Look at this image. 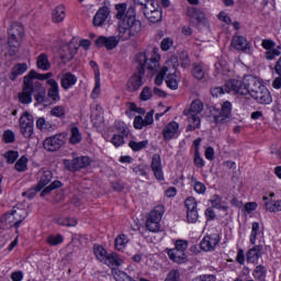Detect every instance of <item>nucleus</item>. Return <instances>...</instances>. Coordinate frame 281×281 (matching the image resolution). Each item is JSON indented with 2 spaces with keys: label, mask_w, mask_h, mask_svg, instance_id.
I'll return each mask as SVG.
<instances>
[{
  "label": "nucleus",
  "mask_w": 281,
  "mask_h": 281,
  "mask_svg": "<svg viewBox=\"0 0 281 281\" xmlns=\"http://www.w3.org/2000/svg\"><path fill=\"white\" fill-rule=\"evenodd\" d=\"M11 216L13 222H15V228H19L21 227V223L27 218V210L21 207V205H15L11 211Z\"/></svg>",
  "instance_id": "obj_17"
},
{
  "label": "nucleus",
  "mask_w": 281,
  "mask_h": 281,
  "mask_svg": "<svg viewBox=\"0 0 281 281\" xmlns=\"http://www.w3.org/2000/svg\"><path fill=\"white\" fill-rule=\"evenodd\" d=\"M187 15L191 18L192 23L195 25H207V18H205V13L201 11V9L189 7L187 9Z\"/></svg>",
  "instance_id": "obj_12"
},
{
  "label": "nucleus",
  "mask_w": 281,
  "mask_h": 281,
  "mask_svg": "<svg viewBox=\"0 0 281 281\" xmlns=\"http://www.w3.org/2000/svg\"><path fill=\"white\" fill-rule=\"evenodd\" d=\"M114 126H115L119 135L128 136L130 131H128V126H126V123L119 121L115 123Z\"/></svg>",
  "instance_id": "obj_54"
},
{
  "label": "nucleus",
  "mask_w": 281,
  "mask_h": 281,
  "mask_svg": "<svg viewBox=\"0 0 281 281\" xmlns=\"http://www.w3.org/2000/svg\"><path fill=\"white\" fill-rule=\"evenodd\" d=\"M254 100L258 102V104H271L273 102V98H271V92L265 86L261 87L258 92L254 93L251 97Z\"/></svg>",
  "instance_id": "obj_16"
},
{
  "label": "nucleus",
  "mask_w": 281,
  "mask_h": 281,
  "mask_svg": "<svg viewBox=\"0 0 281 281\" xmlns=\"http://www.w3.org/2000/svg\"><path fill=\"white\" fill-rule=\"evenodd\" d=\"M101 90H100V71L94 72V88L91 92V98L95 100L100 97Z\"/></svg>",
  "instance_id": "obj_43"
},
{
  "label": "nucleus",
  "mask_w": 281,
  "mask_h": 281,
  "mask_svg": "<svg viewBox=\"0 0 281 281\" xmlns=\"http://www.w3.org/2000/svg\"><path fill=\"white\" fill-rule=\"evenodd\" d=\"M167 256L172 260V262H177L178 265H182L186 262V252H181V250H177L176 248L167 249Z\"/></svg>",
  "instance_id": "obj_26"
},
{
  "label": "nucleus",
  "mask_w": 281,
  "mask_h": 281,
  "mask_svg": "<svg viewBox=\"0 0 281 281\" xmlns=\"http://www.w3.org/2000/svg\"><path fill=\"white\" fill-rule=\"evenodd\" d=\"M112 276L115 281H133V278L128 277L126 272L117 268H112Z\"/></svg>",
  "instance_id": "obj_38"
},
{
  "label": "nucleus",
  "mask_w": 281,
  "mask_h": 281,
  "mask_svg": "<svg viewBox=\"0 0 281 281\" xmlns=\"http://www.w3.org/2000/svg\"><path fill=\"white\" fill-rule=\"evenodd\" d=\"M159 60H161L159 48H153L150 53H138L136 56L138 71L127 80V91H138V89L144 86V74H146V67L150 71H157V69H159Z\"/></svg>",
  "instance_id": "obj_2"
},
{
  "label": "nucleus",
  "mask_w": 281,
  "mask_h": 281,
  "mask_svg": "<svg viewBox=\"0 0 281 281\" xmlns=\"http://www.w3.org/2000/svg\"><path fill=\"white\" fill-rule=\"evenodd\" d=\"M252 278L257 281H267V268L262 265H259L252 271Z\"/></svg>",
  "instance_id": "obj_35"
},
{
  "label": "nucleus",
  "mask_w": 281,
  "mask_h": 281,
  "mask_svg": "<svg viewBox=\"0 0 281 281\" xmlns=\"http://www.w3.org/2000/svg\"><path fill=\"white\" fill-rule=\"evenodd\" d=\"M76 82H78V77H76V75H74L71 72H66L61 76L60 86L66 91H68V89H71V87H74V85H76Z\"/></svg>",
  "instance_id": "obj_25"
},
{
  "label": "nucleus",
  "mask_w": 281,
  "mask_h": 281,
  "mask_svg": "<svg viewBox=\"0 0 281 281\" xmlns=\"http://www.w3.org/2000/svg\"><path fill=\"white\" fill-rule=\"evenodd\" d=\"M280 46L278 48H271L270 50L266 52V58L267 60H273L277 56H280Z\"/></svg>",
  "instance_id": "obj_60"
},
{
  "label": "nucleus",
  "mask_w": 281,
  "mask_h": 281,
  "mask_svg": "<svg viewBox=\"0 0 281 281\" xmlns=\"http://www.w3.org/2000/svg\"><path fill=\"white\" fill-rule=\"evenodd\" d=\"M65 144H67V136L60 133L45 138L43 142V148L48 153H56V150H60Z\"/></svg>",
  "instance_id": "obj_8"
},
{
  "label": "nucleus",
  "mask_w": 281,
  "mask_h": 281,
  "mask_svg": "<svg viewBox=\"0 0 281 281\" xmlns=\"http://www.w3.org/2000/svg\"><path fill=\"white\" fill-rule=\"evenodd\" d=\"M234 93V90H228L227 89V83H225L224 87H214L211 89V95L213 98H218V95H224V93Z\"/></svg>",
  "instance_id": "obj_44"
},
{
  "label": "nucleus",
  "mask_w": 281,
  "mask_h": 281,
  "mask_svg": "<svg viewBox=\"0 0 281 281\" xmlns=\"http://www.w3.org/2000/svg\"><path fill=\"white\" fill-rule=\"evenodd\" d=\"M120 41H122V37L119 36H100L95 41L97 47H104L105 49H115L117 45H120Z\"/></svg>",
  "instance_id": "obj_13"
},
{
  "label": "nucleus",
  "mask_w": 281,
  "mask_h": 281,
  "mask_svg": "<svg viewBox=\"0 0 281 281\" xmlns=\"http://www.w3.org/2000/svg\"><path fill=\"white\" fill-rule=\"evenodd\" d=\"M262 232H260V223L254 222L251 226V232H250V244L255 245L256 240H258V236H260Z\"/></svg>",
  "instance_id": "obj_39"
},
{
  "label": "nucleus",
  "mask_w": 281,
  "mask_h": 281,
  "mask_svg": "<svg viewBox=\"0 0 281 281\" xmlns=\"http://www.w3.org/2000/svg\"><path fill=\"white\" fill-rule=\"evenodd\" d=\"M49 113L53 117L65 120V115H67V110L63 105H55Z\"/></svg>",
  "instance_id": "obj_41"
},
{
  "label": "nucleus",
  "mask_w": 281,
  "mask_h": 281,
  "mask_svg": "<svg viewBox=\"0 0 281 281\" xmlns=\"http://www.w3.org/2000/svg\"><path fill=\"white\" fill-rule=\"evenodd\" d=\"M184 205L187 207V212L199 211L196 199H194L193 196L187 198L184 201Z\"/></svg>",
  "instance_id": "obj_51"
},
{
  "label": "nucleus",
  "mask_w": 281,
  "mask_h": 281,
  "mask_svg": "<svg viewBox=\"0 0 281 281\" xmlns=\"http://www.w3.org/2000/svg\"><path fill=\"white\" fill-rule=\"evenodd\" d=\"M265 207L267 212H281V200L279 201H269V198L263 196Z\"/></svg>",
  "instance_id": "obj_32"
},
{
  "label": "nucleus",
  "mask_w": 281,
  "mask_h": 281,
  "mask_svg": "<svg viewBox=\"0 0 281 281\" xmlns=\"http://www.w3.org/2000/svg\"><path fill=\"white\" fill-rule=\"evenodd\" d=\"M20 133L24 139H32L34 137V116L25 111L19 120Z\"/></svg>",
  "instance_id": "obj_7"
},
{
  "label": "nucleus",
  "mask_w": 281,
  "mask_h": 281,
  "mask_svg": "<svg viewBox=\"0 0 281 281\" xmlns=\"http://www.w3.org/2000/svg\"><path fill=\"white\" fill-rule=\"evenodd\" d=\"M263 247L262 245H257L249 249L246 254L247 262L256 265L260 258H262Z\"/></svg>",
  "instance_id": "obj_21"
},
{
  "label": "nucleus",
  "mask_w": 281,
  "mask_h": 281,
  "mask_svg": "<svg viewBox=\"0 0 281 281\" xmlns=\"http://www.w3.org/2000/svg\"><path fill=\"white\" fill-rule=\"evenodd\" d=\"M116 19H119V36L121 41H130L142 32V22L137 20L135 7L126 3L115 5Z\"/></svg>",
  "instance_id": "obj_1"
},
{
  "label": "nucleus",
  "mask_w": 281,
  "mask_h": 281,
  "mask_svg": "<svg viewBox=\"0 0 281 281\" xmlns=\"http://www.w3.org/2000/svg\"><path fill=\"white\" fill-rule=\"evenodd\" d=\"M182 254H186V249H188V240L178 239L176 240V248H173Z\"/></svg>",
  "instance_id": "obj_61"
},
{
  "label": "nucleus",
  "mask_w": 281,
  "mask_h": 281,
  "mask_svg": "<svg viewBox=\"0 0 281 281\" xmlns=\"http://www.w3.org/2000/svg\"><path fill=\"white\" fill-rule=\"evenodd\" d=\"M3 139L5 144H14V139H16V136L14 135V132H12V130H7L3 133Z\"/></svg>",
  "instance_id": "obj_57"
},
{
  "label": "nucleus",
  "mask_w": 281,
  "mask_h": 281,
  "mask_svg": "<svg viewBox=\"0 0 281 281\" xmlns=\"http://www.w3.org/2000/svg\"><path fill=\"white\" fill-rule=\"evenodd\" d=\"M179 135V123L171 121L162 130V137L165 142H170Z\"/></svg>",
  "instance_id": "obj_15"
},
{
  "label": "nucleus",
  "mask_w": 281,
  "mask_h": 281,
  "mask_svg": "<svg viewBox=\"0 0 281 281\" xmlns=\"http://www.w3.org/2000/svg\"><path fill=\"white\" fill-rule=\"evenodd\" d=\"M32 93H34V90H29V89L23 88V91L19 94V101L22 104L32 103Z\"/></svg>",
  "instance_id": "obj_40"
},
{
  "label": "nucleus",
  "mask_w": 281,
  "mask_h": 281,
  "mask_svg": "<svg viewBox=\"0 0 281 281\" xmlns=\"http://www.w3.org/2000/svg\"><path fill=\"white\" fill-rule=\"evenodd\" d=\"M57 224L63 227H76L78 225V220L74 217H59L57 218Z\"/></svg>",
  "instance_id": "obj_42"
},
{
  "label": "nucleus",
  "mask_w": 281,
  "mask_h": 281,
  "mask_svg": "<svg viewBox=\"0 0 281 281\" xmlns=\"http://www.w3.org/2000/svg\"><path fill=\"white\" fill-rule=\"evenodd\" d=\"M126 137L128 136H124V134H114L111 143L113 144V146H115V148H120V146H123L124 139H126Z\"/></svg>",
  "instance_id": "obj_53"
},
{
  "label": "nucleus",
  "mask_w": 281,
  "mask_h": 281,
  "mask_svg": "<svg viewBox=\"0 0 281 281\" xmlns=\"http://www.w3.org/2000/svg\"><path fill=\"white\" fill-rule=\"evenodd\" d=\"M232 47H234V49H237L238 52H246V54H249V52H251L249 42H247V38H245V36L240 35L233 36Z\"/></svg>",
  "instance_id": "obj_18"
},
{
  "label": "nucleus",
  "mask_w": 281,
  "mask_h": 281,
  "mask_svg": "<svg viewBox=\"0 0 281 281\" xmlns=\"http://www.w3.org/2000/svg\"><path fill=\"white\" fill-rule=\"evenodd\" d=\"M27 157L25 156H22L16 162H15V166H14V169L18 171V172H25V170H27Z\"/></svg>",
  "instance_id": "obj_49"
},
{
  "label": "nucleus",
  "mask_w": 281,
  "mask_h": 281,
  "mask_svg": "<svg viewBox=\"0 0 281 281\" xmlns=\"http://www.w3.org/2000/svg\"><path fill=\"white\" fill-rule=\"evenodd\" d=\"M262 87H265V85L251 75L246 76L243 80L231 79L226 81V90L234 91V93H238V95L252 97L262 89Z\"/></svg>",
  "instance_id": "obj_3"
},
{
  "label": "nucleus",
  "mask_w": 281,
  "mask_h": 281,
  "mask_svg": "<svg viewBox=\"0 0 281 281\" xmlns=\"http://www.w3.org/2000/svg\"><path fill=\"white\" fill-rule=\"evenodd\" d=\"M4 157L9 164H14L19 159V151L10 150L4 154Z\"/></svg>",
  "instance_id": "obj_59"
},
{
  "label": "nucleus",
  "mask_w": 281,
  "mask_h": 281,
  "mask_svg": "<svg viewBox=\"0 0 281 281\" xmlns=\"http://www.w3.org/2000/svg\"><path fill=\"white\" fill-rule=\"evenodd\" d=\"M12 227H16V223L14 222L12 214L7 213L0 218V229H10Z\"/></svg>",
  "instance_id": "obj_30"
},
{
  "label": "nucleus",
  "mask_w": 281,
  "mask_h": 281,
  "mask_svg": "<svg viewBox=\"0 0 281 281\" xmlns=\"http://www.w3.org/2000/svg\"><path fill=\"white\" fill-rule=\"evenodd\" d=\"M77 49L74 47V44H66L59 50V56L63 63H69L74 58Z\"/></svg>",
  "instance_id": "obj_24"
},
{
  "label": "nucleus",
  "mask_w": 281,
  "mask_h": 281,
  "mask_svg": "<svg viewBox=\"0 0 281 281\" xmlns=\"http://www.w3.org/2000/svg\"><path fill=\"white\" fill-rule=\"evenodd\" d=\"M193 76L196 80H203L205 78V70L202 65H195L192 70Z\"/></svg>",
  "instance_id": "obj_52"
},
{
  "label": "nucleus",
  "mask_w": 281,
  "mask_h": 281,
  "mask_svg": "<svg viewBox=\"0 0 281 281\" xmlns=\"http://www.w3.org/2000/svg\"><path fill=\"white\" fill-rule=\"evenodd\" d=\"M65 238L63 235H49L46 239V243L50 245V247H56L57 245H63Z\"/></svg>",
  "instance_id": "obj_48"
},
{
  "label": "nucleus",
  "mask_w": 281,
  "mask_h": 281,
  "mask_svg": "<svg viewBox=\"0 0 281 281\" xmlns=\"http://www.w3.org/2000/svg\"><path fill=\"white\" fill-rule=\"evenodd\" d=\"M221 243V236L218 234L206 235L200 243L202 251H214L216 246Z\"/></svg>",
  "instance_id": "obj_11"
},
{
  "label": "nucleus",
  "mask_w": 281,
  "mask_h": 281,
  "mask_svg": "<svg viewBox=\"0 0 281 281\" xmlns=\"http://www.w3.org/2000/svg\"><path fill=\"white\" fill-rule=\"evenodd\" d=\"M210 202L212 207H215L216 210H224V212H227V203H225L223 201V198H221L220 195H212Z\"/></svg>",
  "instance_id": "obj_36"
},
{
  "label": "nucleus",
  "mask_w": 281,
  "mask_h": 281,
  "mask_svg": "<svg viewBox=\"0 0 281 281\" xmlns=\"http://www.w3.org/2000/svg\"><path fill=\"white\" fill-rule=\"evenodd\" d=\"M103 262L108 267H121L122 262L124 261L122 260V258H120V256H117V254H108V257Z\"/></svg>",
  "instance_id": "obj_34"
},
{
  "label": "nucleus",
  "mask_w": 281,
  "mask_h": 281,
  "mask_svg": "<svg viewBox=\"0 0 281 281\" xmlns=\"http://www.w3.org/2000/svg\"><path fill=\"white\" fill-rule=\"evenodd\" d=\"M172 45H175V41H172L170 37H165L160 43V48L162 52H168Z\"/></svg>",
  "instance_id": "obj_58"
},
{
  "label": "nucleus",
  "mask_w": 281,
  "mask_h": 281,
  "mask_svg": "<svg viewBox=\"0 0 281 281\" xmlns=\"http://www.w3.org/2000/svg\"><path fill=\"white\" fill-rule=\"evenodd\" d=\"M36 70H31L25 77H24V88L29 89L30 91H34V85L35 87H41V82L34 81L36 78Z\"/></svg>",
  "instance_id": "obj_27"
},
{
  "label": "nucleus",
  "mask_w": 281,
  "mask_h": 281,
  "mask_svg": "<svg viewBox=\"0 0 281 281\" xmlns=\"http://www.w3.org/2000/svg\"><path fill=\"white\" fill-rule=\"evenodd\" d=\"M25 71H27L26 63L15 64L11 69V74H10L9 78L12 81H14V80H16V78H19V76H23V74H25Z\"/></svg>",
  "instance_id": "obj_28"
},
{
  "label": "nucleus",
  "mask_w": 281,
  "mask_h": 281,
  "mask_svg": "<svg viewBox=\"0 0 281 281\" xmlns=\"http://www.w3.org/2000/svg\"><path fill=\"white\" fill-rule=\"evenodd\" d=\"M166 85L172 91H177L179 89V76L177 74H170L166 78Z\"/></svg>",
  "instance_id": "obj_37"
},
{
  "label": "nucleus",
  "mask_w": 281,
  "mask_h": 281,
  "mask_svg": "<svg viewBox=\"0 0 281 281\" xmlns=\"http://www.w3.org/2000/svg\"><path fill=\"white\" fill-rule=\"evenodd\" d=\"M66 170L70 172H77V170H82V168H87L91 164V159L87 156H81L74 158L72 160L64 159L63 161Z\"/></svg>",
  "instance_id": "obj_10"
},
{
  "label": "nucleus",
  "mask_w": 281,
  "mask_h": 281,
  "mask_svg": "<svg viewBox=\"0 0 281 281\" xmlns=\"http://www.w3.org/2000/svg\"><path fill=\"white\" fill-rule=\"evenodd\" d=\"M188 223H196L199 221V211H187Z\"/></svg>",
  "instance_id": "obj_63"
},
{
  "label": "nucleus",
  "mask_w": 281,
  "mask_h": 281,
  "mask_svg": "<svg viewBox=\"0 0 281 281\" xmlns=\"http://www.w3.org/2000/svg\"><path fill=\"white\" fill-rule=\"evenodd\" d=\"M23 40V26L20 24H12L9 29V40L7 52L4 56H16L19 47H21V41Z\"/></svg>",
  "instance_id": "obj_4"
},
{
  "label": "nucleus",
  "mask_w": 281,
  "mask_h": 281,
  "mask_svg": "<svg viewBox=\"0 0 281 281\" xmlns=\"http://www.w3.org/2000/svg\"><path fill=\"white\" fill-rule=\"evenodd\" d=\"M46 83L49 86L47 95L54 102H58L60 100V88L58 87V81L56 79H48Z\"/></svg>",
  "instance_id": "obj_20"
},
{
  "label": "nucleus",
  "mask_w": 281,
  "mask_h": 281,
  "mask_svg": "<svg viewBox=\"0 0 281 281\" xmlns=\"http://www.w3.org/2000/svg\"><path fill=\"white\" fill-rule=\"evenodd\" d=\"M94 256L97 257V259L100 262H104V260H106V257L109 256V254H106V250L104 249V247L102 246H94Z\"/></svg>",
  "instance_id": "obj_47"
},
{
  "label": "nucleus",
  "mask_w": 281,
  "mask_h": 281,
  "mask_svg": "<svg viewBox=\"0 0 281 281\" xmlns=\"http://www.w3.org/2000/svg\"><path fill=\"white\" fill-rule=\"evenodd\" d=\"M109 8H100L93 16V25L95 27H101V25H104V22L106 21V19H109Z\"/></svg>",
  "instance_id": "obj_23"
},
{
  "label": "nucleus",
  "mask_w": 281,
  "mask_h": 281,
  "mask_svg": "<svg viewBox=\"0 0 281 281\" xmlns=\"http://www.w3.org/2000/svg\"><path fill=\"white\" fill-rule=\"evenodd\" d=\"M181 278V272L179 270H171L168 274L165 281H179Z\"/></svg>",
  "instance_id": "obj_62"
},
{
  "label": "nucleus",
  "mask_w": 281,
  "mask_h": 281,
  "mask_svg": "<svg viewBox=\"0 0 281 281\" xmlns=\"http://www.w3.org/2000/svg\"><path fill=\"white\" fill-rule=\"evenodd\" d=\"M193 281H216V276L214 274H202L193 279Z\"/></svg>",
  "instance_id": "obj_64"
},
{
  "label": "nucleus",
  "mask_w": 281,
  "mask_h": 281,
  "mask_svg": "<svg viewBox=\"0 0 281 281\" xmlns=\"http://www.w3.org/2000/svg\"><path fill=\"white\" fill-rule=\"evenodd\" d=\"M203 111V102L201 100L192 101L190 109L184 110L183 114L188 116V131H196L201 127V116L199 114Z\"/></svg>",
  "instance_id": "obj_5"
},
{
  "label": "nucleus",
  "mask_w": 281,
  "mask_h": 281,
  "mask_svg": "<svg viewBox=\"0 0 281 281\" xmlns=\"http://www.w3.org/2000/svg\"><path fill=\"white\" fill-rule=\"evenodd\" d=\"M126 245H128V238L126 235L122 234L115 238V249H117V251H122Z\"/></svg>",
  "instance_id": "obj_46"
},
{
  "label": "nucleus",
  "mask_w": 281,
  "mask_h": 281,
  "mask_svg": "<svg viewBox=\"0 0 281 281\" xmlns=\"http://www.w3.org/2000/svg\"><path fill=\"white\" fill-rule=\"evenodd\" d=\"M128 146L130 148H132V150H134V153H139V150H144V148L148 146V140H142V142L131 140L128 143Z\"/></svg>",
  "instance_id": "obj_45"
},
{
  "label": "nucleus",
  "mask_w": 281,
  "mask_h": 281,
  "mask_svg": "<svg viewBox=\"0 0 281 281\" xmlns=\"http://www.w3.org/2000/svg\"><path fill=\"white\" fill-rule=\"evenodd\" d=\"M144 15L150 23H159L161 21V9H159V2L151 0L146 7H143Z\"/></svg>",
  "instance_id": "obj_9"
},
{
  "label": "nucleus",
  "mask_w": 281,
  "mask_h": 281,
  "mask_svg": "<svg viewBox=\"0 0 281 281\" xmlns=\"http://www.w3.org/2000/svg\"><path fill=\"white\" fill-rule=\"evenodd\" d=\"M133 172L138 175V177L148 179V168L145 165H135L133 167Z\"/></svg>",
  "instance_id": "obj_50"
},
{
  "label": "nucleus",
  "mask_w": 281,
  "mask_h": 281,
  "mask_svg": "<svg viewBox=\"0 0 281 281\" xmlns=\"http://www.w3.org/2000/svg\"><path fill=\"white\" fill-rule=\"evenodd\" d=\"M166 74H168V67L165 66L155 78V85H157V87H161V85H164V78L166 77Z\"/></svg>",
  "instance_id": "obj_55"
},
{
  "label": "nucleus",
  "mask_w": 281,
  "mask_h": 281,
  "mask_svg": "<svg viewBox=\"0 0 281 281\" xmlns=\"http://www.w3.org/2000/svg\"><path fill=\"white\" fill-rule=\"evenodd\" d=\"M37 178H38L37 190H43L45 186H48V183H52V179H54V173H52L50 170L41 169L37 172Z\"/></svg>",
  "instance_id": "obj_19"
},
{
  "label": "nucleus",
  "mask_w": 281,
  "mask_h": 281,
  "mask_svg": "<svg viewBox=\"0 0 281 281\" xmlns=\"http://www.w3.org/2000/svg\"><path fill=\"white\" fill-rule=\"evenodd\" d=\"M42 189H38V184L35 186L34 188L29 189L27 191H24L22 193V196H26L30 201L36 196L37 192H41Z\"/></svg>",
  "instance_id": "obj_56"
},
{
  "label": "nucleus",
  "mask_w": 281,
  "mask_h": 281,
  "mask_svg": "<svg viewBox=\"0 0 281 281\" xmlns=\"http://www.w3.org/2000/svg\"><path fill=\"white\" fill-rule=\"evenodd\" d=\"M36 66L37 69H41L42 71H49V69H52V63H49L47 54L42 53L37 56Z\"/></svg>",
  "instance_id": "obj_29"
},
{
  "label": "nucleus",
  "mask_w": 281,
  "mask_h": 281,
  "mask_svg": "<svg viewBox=\"0 0 281 281\" xmlns=\"http://www.w3.org/2000/svg\"><path fill=\"white\" fill-rule=\"evenodd\" d=\"M81 142H82V133H80V128H78V126H71L69 144L76 145V144H80Z\"/></svg>",
  "instance_id": "obj_33"
},
{
  "label": "nucleus",
  "mask_w": 281,
  "mask_h": 281,
  "mask_svg": "<svg viewBox=\"0 0 281 281\" xmlns=\"http://www.w3.org/2000/svg\"><path fill=\"white\" fill-rule=\"evenodd\" d=\"M232 115V103L226 101L222 104V109L217 115H215L216 124H225L229 122Z\"/></svg>",
  "instance_id": "obj_14"
},
{
  "label": "nucleus",
  "mask_w": 281,
  "mask_h": 281,
  "mask_svg": "<svg viewBox=\"0 0 281 281\" xmlns=\"http://www.w3.org/2000/svg\"><path fill=\"white\" fill-rule=\"evenodd\" d=\"M166 207L161 204L155 206L154 210L150 211L146 221V228L148 232L157 233L161 229V218L164 217Z\"/></svg>",
  "instance_id": "obj_6"
},
{
  "label": "nucleus",
  "mask_w": 281,
  "mask_h": 281,
  "mask_svg": "<svg viewBox=\"0 0 281 281\" xmlns=\"http://www.w3.org/2000/svg\"><path fill=\"white\" fill-rule=\"evenodd\" d=\"M151 170L158 181H164V170L161 169V157L159 155L153 156Z\"/></svg>",
  "instance_id": "obj_22"
},
{
  "label": "nucleus",
  "mask_w": 281,
  "mask_h": 281,
  "mask_svg": "<svg viewBox=\"0 0 281 281\" xmlns=\"http://www.w3.org/2000/svg\"><path fill=\"white\" fill-rule=\"evenodd\" d=\"M65 11H66L65 5H58L57 8H55L52 13L53 23H60L65 21V16H66Z\"/></svg>",
  "instance_id": "obj_31"
}]
</instances>
